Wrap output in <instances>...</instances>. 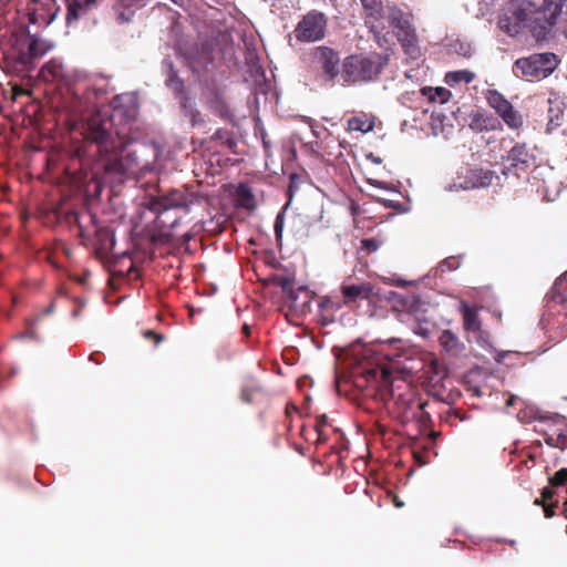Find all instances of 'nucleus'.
Returning a JSON list of instances; mask_svg holds the SVG:
<instances>
[{
    "label": "nucleus",
    "instance_id": "e433bc0d",
    "mask_svg": "<svg viewBox=\"0 0 567 567\" xmlns=\"http://www.w3.org/2000/svg\"><path fill=\"white\" fill-rule=\"evenodd\" d=\"M239 196H240L241 204L245 207L251 208L254 206V205L250 204L251 202H254V195L251 194V192L247 187L241 186L239 188Z\"/></svg>",
    "mask_w": 567,
    "mask_h": 567
},
{
    "label": "nucleus",
    "instance_id": "ea45409f",
    "mask_svg": "<svg viewBox=\"0 0 567 567\" xmlns=\"http://www.w3.org/2000/svg\"><path fill=\"white\" fill-rule=\"evenodd\" d=\"M554 491L550 487L543 488L542 498H536L535 504L540 505L554 497Z\"/></svg>",
    "mask_w": 567,
    "mask_h": 567
},
{
    "label": "nucleus",
    "instance_id": "1a4fd4ad",
    "mask_svg": "<svg viewBox=\"0 0 567 567\" xmlns=\"http://www.w3.org/2000/svg\"><path fill=\"white\" fill-rule=\"evenodd\" d=\"M328 18L318 10L308 11L295 28V38L299 42H317L324 38Z\"/></svg>",
    "mask_w": 567,
    "mask_h": 567
},
{
    "label": "nucleus",
    "instance_id": "dca6fc26",
    "mask_svg": "<svg viewBox=\"0 0 567 567\" xmlns=\"http://www.w3.org/2000/svg\"><path fill=\"white\" fill-rule=\"evenodd\" d=\"M162 71L165 75V85L173 92L176 99L186 95L184 81L179 78L178 71L172 59L162 61Z\"/></svg>",
    "mask_w": 567,
    "mask_h": 567
},
{
    "label": "nucleus",
    "instance_id": "423d86ee",
    "mask_svg": "<svg viewBox=\"0 0 567 567\" xmlns=\"http://www.w3.org/2000/svg\"><path fill=\"white\" fill-rule=\"evenodd\" d=\"M389 56L378 52L352 54L342 63L341 76L346 83H365L379 78L388 65Z\"/></svg>",
    "mask_w": 567,
    "mask_h": 567
},
{
    "label": "nucleus",
    "instance_id": "5fc2aeb1",
    "mask_svg": "<svg viewBox=\"0 0 567 567\" xmlns=\"http://www.w3.org/2000/svg\"><path fill=\"white\" fill-rule=\"evenodd\" d=\"M118 19H121L122 21H128V20H130V17H125V13H124V12H120V14H118Z\"/></svg>",
    "mask_w": 567,
    "mask_h": 567
},
{
    "label": "nucleus",
    "instance_id": "412c9836",
    "mask_svg": "<svg viewBox=\"0 0 567 567\" xmlns=\"http://www.w3.org/2000/svg\"><path fill=\"white\" fill-rule=\"evenodd\" d=\"M494 173L489 169L475 168L470 171L465 188H481L492 185Z\"/></svg>",
    "mask_w": 567,
    "mask_h": 567
},
{
    "label": "nucleus",
    "instance_id": "c756f323",
    "mask_svg": "<svg viewBox=\"0 0 567 567\" xmlns=\"http://www.w3.org/2000/svg\"><path fill=\"white\" fill-rule=\"evenodd\" d=\"M348 131L368 133L373 130V122L362 116H353L347 122Z\"/></svg>",
    "mask_w": 567,
    "mask_h": 567
},
{
    "label": "nucleus",
    "instance_id": "a211bd4d",
    "mask_svg": "<svg viewBox=\"0 0 567 567\" xmlns=\"http://www.w3.org/2000/svg\"><path fill=\"white\" fill-rule=\"evenodd\" d=\"M346 303L343 299L337 296H326L319 302V310L323 324H329L334 321L336 313L340 311Z\"/></svg>",
    "mask_w": 567,
    "mask_h": 567
},
{
    "label": "nucleus",
    "instance_id": "473e14b6",
    "mask_svg": "<svg viewBox=\"0 0 567 567\" xmlns=\"http://www.w3.org/2000/svg\"><path fill=\"white\" fill-rule=\"evenodd\" d=\"M427 402L422 401V403L416 408V410L413 412L415 413V416H413L412 421H415L420 424L421 427H427L431 423V415L425 410L427 406Z\"/></svg>",
    "mask_w": 567,
    "mask_h": 567
},
{
    "label": "nucleus",
    "instance_id": "3c124183",
    "mask_svg": "<svg viewBox=\"0 0 567 567\" xmlns=\"http://www.w3.org/2000/svg\"><path fill=\"white\" fill-rule=\"evenodd\" d=\"M32 338V330L31 328H28V330L19 336V338Z\"/></svg>",
    "mask_w": 567,
    "mask_h": 567
},
{
    "label": "nucleus",
    "instance_id": "9d476101",
    "mask_svg": "<svg viewBox=\"0 0 567 567\" xmlns=\"http://www.w3.org/2000/svg\"><path fill=\"white\" fill-rule=\"evenodd\" d=\"M485 99L489 107H492L504 123L513 130L523 126L524 120L522 114L514 109L512 103L497 90L488 89L485 92Z\"/></svg>",
    "mask_w": 567,
    "mask_h": 567
},
{
    "label": "nucleus",
    "instance_id": "bb28decb",
    "mask_svg": "<svg viewBox=\"0 0 567 567\" xmlns=\"http://www.w3.org/2000/svg\"><path fill=\"white\" fill-rule=\"evenodd\" d=\"M421 93L426 96L431 102H440V103H446L451 96L452 93L445 87H431V86H424L421 89Z\"/></svg>",
    "mask_w": 567,
    "mask_h": 567
},
{
    "label": "nucleus",
    "instance_id": "09e8293b",
    "mask_svg": "<svg viewBox=\"0 0 567 567\" xmlns=\"http://www.w3.org/2000/svg\"><path fill=\"white\" fill-rule=\"evenodd\" d=\"M49 47H45V48H42V44L40 42V40L38 39V47H37V50H38V58L44 53H47L49 51Z\"/></svg>",
    "mask_w": 567,
    "mask_h": 567
},
{
    "label": "nucleus",
    "instance_id": "4d7b16f0",
    "mask_svg": "<svg viewBox=\"0 0 567 567\" xmlns=\"http://www.w3.org/2000/svg\"><path fill=\"white\" fill-rule=\"evenodd\" d=\"M90 360H91V361H95L97 364H100V362H99V361H96V358H94V354H91V355H90Z\"/></svg>",
    "mask_w": 567,
    "mask_h": 567
},
{
    "label": "nucleus",
    "instance_id": "39448f33",
    "mask_svg": "<svg viewBox=\"0 0 567 567\" xmlns=\"http://www.w3.org/2000/svg\"><path fill=\"white\" fill-rule=\"evenodd\" d=\"M353 383L361 389L375 385L383 399L386 395L394 401L396 412L404 423L411 422L415 416L413 412L422 403L409 384L403 381L399 385L392 383L389 365L378 355H364L355 369Z\"/></svg>",
    "mask_w": 567,
    "mask_h": 567
},
{
    "label": "nucleus",
    "instance_id": "13d9d810",
    "mask_svg": "<svg viewBox=\"0 0 567 567\" xmlns=\"http://www.w3.org/2000/svg\"><path fill=\"white\" fill-rule=\"evenodd\" d=\"M514 402V398L512 396L508 401H507V405H512Z\"/></svg>",
    "mask_w": 567,
    "mask_h": 567
},
{
    "label": "nucleus",
    "instance_id": "6ab92c4d",
    "mask_svg": "<svg viewBox=\"0 0 567 567\" xmlns=\"http://www.w3.org/2000/svg\"><path fill=\"white\" fill-rule=\"evenodd\" d=\"M63 75L64 72L62 63L56 59H52L41 68L40 72H38V81L59 84L62 82Z\"/></svg>",
    "mask_w": 567,
    "mask_h": 567
},
{
    "label": "nucleus",
    "instance_id": "f03ea898",
    "mask_svg": "<svg viewBox=\"0 0 567 567\" xmlns=\"http://www.w3.org/2000/svg\"><path fill=\"white\" fill-rule=\"evenodd\" d=\"M35 59V35L28 34L22 41L17 40L12 52L6 58L4 71L13 76L9 82L12 89V101L20 105L16 122L27 134L20 159V179L32 182V157L35 151L33 132L35 124V100L33 99V75Z\"/></svg>",
    "mask_w": 567,
    "mask_h": 567
},
{
    "label": "nucleus",
    "instance_id": "58836bf2",
    "mask_svg": "<svg viewBox=\"0 0 567 567\" xmlns=\"http://www.w3.org/2000/svg\"><path fill=\"white\" fill-rule=\"evenodd\" d=\"M256 393L255 388L246 386L241 390L240 398L245 403H251Z\"/></svg>",
    "mask_w": 567,
    "mask_h": 567
},
{
    "label": "nucleus",
    "instance_id": "c03bdc74",
    "mask_svg": "<svg viewBox=\"0 0 567 567\" xmlns=\"http://www.w3.org/2000/svg\"><path fill=\"white\" fill-rule=\"evenodd\" d=\"M544 507L545 517L551 518L555 515L556 504H542Z\"/></svg>",
    "mask_w": 567,
    "mask_h": 567
},
{
    "label": "nucleus",
    "instance_id": "20e7f679",
    "mask_svg": "<svg viewBox=\"0 0 567 567\" xmlns=\"http://www.w3.org/2000/svg\"><path fill=\"white\" fill-rule=\"evenodd\" d=\"M566 0H511L498 17V28L511 37L528 29L537 40L546 39Z\"/></svg>",
    "mask_w": 567,
    "mask_h": 567
},
{
    "label": "nucleus",
    "instance_id": "49530a36",
    "mask_svg": "<svg viewBox=\"0 0 567 567\" xmlns=\"http://www.w3.org/2000/svg\"><path fill=\"white\" fill-rule=\"evenodd\" d=\"M275 233H276L277 237L281 236V233H282V220H281V216L280 215L277 216L276 221H275Z\"/></svg>",
    "mask_w": 567,
    "mask_h": 567
},
{
    "label": "nucleus",
    "instance_id": "c9c22d12",
    "mask_svg": "<svg viewBox=\"0 0 567 567\" xmlns=\"http://www.w3.org/2000/svg\"><path fill=\"white\" fill-rule=\"evenodd\" d=\"M365 9L371 10V16L375 14V18L381 16V2L379 0H361Z\"/></svg>",
    "mask_w": 567,
    "mask_h": 567
},
{
    "label": "nucleus",
    "instance_id": "a878e982",
    "mask_svg": "<svg viewBox=\"0 0 567 567\" xmlns=\"http://www.w3.org/2000/svg\"><path fill=\"white\" fill-rule=\"evenodd\" d=\"M96 0H72L68 7L66 21L78 20L81 11H87Z\"/></svg>",
    "mask_w": 567,
    "mask_h": 567
},
{
    "label": "nucleus",
    "instance_id": "393cba45",
    "mask_svg": "<svg viewBox=\"0 0 567 567\" xmlns=\"http://www.w3.org/2000/svg\"><path fill=\"white\" fill-rule=\"evenodd\" d=\"M181 107L184 112V115L189 118L190 125L197 126L203 125L205 123L200 112L196 109L195 104L190 102L187 95L179 97Z\"/></svg>",
    "mask_w": 567,
    "mask_h": 567
},
{
    "label": "nucleus",
    "instance_id": "b1692460",
    "mask_svg": "<svg viewBox=\"0 0 567 567\" xmlns=\"http://www.w3.org/2000/svg\"><path fill=\"white\" fill-rule=\"evenodd\" d=\"M548 128L560 126L564 117V104L558 97L548 99Z\"/></svg>",
    "mask_w": 567,
    "mask_h": 567
},
{
    "label": "nucleus",
    "instance_id": "72a5a7b5",
    "mask_svg": "<svg viewBox=\"0 0 567 567\" xmlns=\"http://www.w3.org/2000/svg\"><path fill=\"white\" fill-rule=\"evenodd\" d=\"M549 484L554 487L564 486L567 484V468H560L550 478Z\"/></svg>",
    "mask_w": 567,
    "mask_h": 567
},
{
    "label": "nucleus",
    "instance_id": "0eeeda50",
    "mask_svg": "<svg viewBox=\"0 0 567 567\" xmlns=\"http://www.w3.org/2000/svg\"><path fill=\"white\" fill-rule=\"evenodd\" d=\"M560 60L555 53H533L517 59L513 64L515 76L528 82H538L555 72Z\"/></svg>",
    "mask_w": 567,
    "mask_h": 567
},
{
    "label": "nucleus",
    "instance_id": "8fccbe9b",
    "mask_svg": "<svg viewBox=\"0 0 567 567\" xmlns=\"http://www.w3.org/2000/svg\"><path fill=\"white\" fill-rule=\"evenodd\" d=\"M298 408L293 404H288L286 406V413L289 414L290 412H297Z\"/></svg>",
    "mask_w": 567,
    "mask_h": 567
},
{
    "label": "nucleus",
    "instance_id": "f257e3e1",
    "mask_svg": "<svg viewBox=\"0 0 567 567\" xmlns=\"http://www.w3.org/2000/svg\"><path fill=\"white\" fill-rule=\"evenodd\" d=\"M65 109L70 120L73 121L72 128H75L78 120L81 118V134L90 145L96 147L100 165L106 174L123 177L141 171L140 158L136 151L132 148L133 141L125 132L114 130L115 118L124 116L118 105L114 106L111 116L95 111L85 120L82 114V102L78 97H74V104Z\"/></svg>",
    "mask_w": 567,
    "mask_h": 567
},
{
    "label": "nucleus",
    "instance_id": "4c0bfd02",
    "mask_svg": "<svg viewBox=\"0 0 567 567\" xmlns=\"http://www.w3.org/2000/svg\"><path fill=\"white\" fill-rule=\"evenodd\" d=\"M458 266H460V261L457 258L449 257L440 264L439 268L441 269V271H452V270L457 269Z\"/></svg>",
    "mask_w": 567,
    "mask_h": 567
},
{
    "label": "nucleus",
    "instance_id": "de8ad7c7",
    "mask_svg": "<svg viewBox=\"0 0 567 567\" xmlns=\"http://www.w3.org/2000/svg\"><path fill=\"white\" fill-rule=\"evenodd\" d=\"M317 434H318V437L316 440V444H323L327 442L328 437L326 435V433L323 432V430H316Z\"/></svg>",
    "mask_w": 567,
    "mask_h": 567
},
{
    "label": "nucleus",
    "instance_id": "864d4df0",
    "mask_svg": "<svg viewBox=\"0 0 567 567\" xmlns=\"http://www.w3.org/2000/svg\"><path fill=\"white\" fill-rule=\"evenodd\" d=\"M241 330H243V333L245 336H249L250 334V327L248 324H244Z\"/></svg>",
    "mask_w": 567,
    "mask_h": 567
},
{
    "label": "nucleus",
    "instance_id": "f8f14e48",
    "mask_svg": "<svg viewBox=\"0 0 567 567\" xmlns=\"http://www.w3.org/2000/svg\"><path fill=\"white\" fill-rule=\"evenodd\" d=\"M312 56L313 61L322 70L324 79L330 83H334V80L340 74L339 53L329 47L320 45L315 48Z\"/></svg>",
    "mask_w": 567,
    "mask_h": 567
},
{
    "label": "nucleus",
    "instance_id": "37998d69",
    "mask_svg": "<svg viewBox=\"0 0 567 567\" xmlns=\"http://www.w3.org/2000/svg\"><path fill=\"white\" fill-rule=\"evenodd\" d=\"M84 219H89L93 224L95 223V217L93 215H91L90 213H84V214L76 216V223H78V226L81 229V231H83L82 221Z\"/></svg>",
    "mask_w": 567,
    "mask_h": 567
},
{
    "label": "nucleus",
    "instance_id": "6e6552de",
    "mask_svg": "<svg viewBox=\"0 0 567 567\" xmlns=\"http://www.w3.org/2000/svg\"><path fill=\"white\" fill-rule=\"evenodd\" d=\"M96 235V257L107 267L112 276L125 277L126 274L122 269H117V265L124 260L130 259L127 252L115 254L113 252L115 246L114 233L107 227L95 228Z\"/></svg>",
    "mask_w": 567,
    "mask_h": 567
},
{
    "label": "nucleus",
    "instance_id": "4be33fe9",
    "mask_svg": "<svg viewBox=\"0 0 567 567\" xmlns=\"http://www.w3.org/2000/svg\"><path fill=\"white\" fill-rule=\"evenodd\" d=\"M33 216V212L29 206L23 205L19 212V219L21 224L20 231V240L21 245L24 246V249L31 250L33 248L31 230L28 227V224Z\"/></svg>",
    "mask_w": 567,
    "mask_h": 567
},
{
    "label": "nucleus",
    "instance_id": "6e6d98bb",
    "mask_svg": "<svg viewBox=\"0 0 567 567\" xmlns=\"http://www.w3.org/2000/svg\"><path fill=\"white\" fill-rule=\"evenodd\" d=\"M262 144H264V147H265V148H269V146H270L269 142H268V141H266V138H265V137H262Z\"/></svg>",
    "mask_w": 567,
    "mask_h": 567
},
{
    "label": "nucleus",
    "instance_id": "f704fd0d",
    "mask_svg": "<svg viewBox=\"0 0 567 567\" xmlns=\"http://www.w3.org/2000/svg\"><path fill=\"white\" fill-rule=\"evenodd\" d=\"M381 243L375 238H364L361 240V249L371 254L379 249Z\"/></svg>",
    "mask_w": 567,
    "mask_h": 567
},
{
    "label": "nucleus",
    "instance_id": "603ef678",
    "mask_svg": "<svg viewBox=\"0 0 567 567\" xmlns=\"http://www.w3.org/2000/svg\"><path fill=\"white\" fill-rule=\"evenodd\" d=\"M53 311V302H51L44 310H43V315L44 316H48L50 315L51 312Z\"/></svg>",
    "mask_w": 567,
    "mask_h": 567
},
{
    "label": "nucleus",
    "instance_id": "cd10ccee",
    "mask_svg": "<svg viewBox=\"0 0 567 567\" xmlns=\"http://www.w3.org/2000/svg\"><path fill=\"white\" fill-rule=\"evenodd\" d=\"M212 141H218L225 145L231 153L237 154V141L234 138L233 132L218 128L213 135Z\"/></svg>",
    "mask_w": 567,
    "mask_h": 567
},
{
    "label": "nucleus",
    "instance_id": "c85d7f7f",
    "mask_svg": "<svg viewBox=\"0 0 567 567\" xmlns=\"http://www.w3.org/2000/svg\"><path fill=\"white\" fill-rule=\"evenodd\" d=\"M475 79V73L470 70H458L449 72L445 75V83L449 85H455L461 82L471 83Z\"/></svg>",
    "mask_w": 567,
    "mask_h": 567
},
{
    "label": "nucleus",
    "instance_id": "f3484780",
    "mask_svg": "<svg viewBox=\"0 0 567 567\" xmlns=\"http://www.w3.org/2000/svg\"><path fill=\"white\" fill-rule=\"evenodd\" d=\"M205 103L207 109L210 112H213L216 116L220 117L224 121H233L234 114L224 94L219 90H212L206 96Z\"/></svg>",
    "mask_w": 567,
    "mask_h": 567
},
{
    "label": "nucleus",
    "instance_id": "9b49d317",
    "mask_svg": "<svg viewBox=\"0 0 567 567\" xmlns=\"http://www.w3.org/2000/svg\"><path fill=\"white\" fill-rule=\"evenodd\" d=\"M268 282L281 289L286 299L291 303L293 309L303 311L309 305L310 297L307 288H296V280L293 276L275 274L268 278Z\"/></svg>",
    "mask_w": 567,
    "mask_h": 567
},
{
    "label": "nucleus",
    "instance_id": "a19ab883",
    "mask_svg": "<svg viewBox=\"0 0 567 567\" xmlns=\"http://www.w3.org/2000/svg\"><path fill=\"white\" fill-rule=\"evenodd\" d=\"M144 337L148 340H154L155 344H158L159 342H162L164 340V336L161 334V333H157L153 330H146L144 331Z\"/></svg>",
    "mask_w": 567,
    "mask_h": 567
},
{
    "label": "nucleus",
    "instance_id": "a18cd8bd",
    "mask_svg": "<svg viewBox=\"0 0 567 567\" xmlns=\"http://www.w3.org/2000/svg\"><path fill=\"white\" fill-rule=\"evenodd\" d=\"M328 424V416L326 414H322L317 417L315 430H323V426Z\"/></svg>",
    "mask_w": 567,
    "mask_h": 567
},
{
    "label": "nucleus",
    "instance_id": "ddd939ff",
    "mask_svg": "<svg viewBox=\"0 0 567 567\" xmlns=\"http://www.w3.org/2000/svg\"><path fill=\"white\" fill-rule=\"evenodd\" d=\"M340 292L346 307H352L358 301L371 300L374 296V286L369 281L355 284L348 278L341 284Z\"/></svg>",
    "mask_w": 567,
    "mask_h": 567
},
{
    "label": "nucleus",
    "instance_id": "79ce46f5",
    "mask_svg": "<svg viewBox=\"0 0 567 567\" xmlns=\"http://www.w3.org/2000/svg\"><path fill=\"white\" fill-rule=\"evenodd\" d=\"M28 3V18L29 22L35 23V0H25Z\"/></svg>",
    "mask_w": 567,
    "mask_h": 567
},
{
    "label": "nucleus",
    "instance_id": "2eb2a0df",
    "mask_svg": "<svg viewBox=\"0 0 567 567\" xmlns=\"http://www.w3.org/2000/svg\"><path fill=\"white\" fill-rule=\"evenodd\" d=\"M214 47L215 43L213 40H206L187 52L186 59L188 61L189 68L194 72H200L202 70L206 71L213 63Z\"/></svg>",
    "mask_w": 567,
    "mask_h": 567
},
{
    "label": "nucleus",
    "instance_id": "5701e85b",
    "mask_svg": "<svg viewBox=\"0 0 567 567\" xmlns=\"http://www.w3.org/2000/svg\"><path fill=\"white\" fill-rule=\"evenodd\" d=\"M461 313L463 317V327L466 331L477 332L481 330V320L477 310L467 302H461Z\"/></svg>",
    "mask_w": 567,
    "mask_h": 567
},
{
    "label": "nucleus",
    "instance_id": "7ed1b4c3",
    "mask_svg": "<svg viewBox=\"0 0 567 567\" xmlns=\"http://www.w3.org/2000/svg\"><path fill=\"white\" fill-rule=\"evenodd\" d=\"M202 202L203 196L184 189H171L150 197L146 207L155 214L153 224L147 228L150 240L154 245H166L179 237L178 228L190 221L186 218L192 207Z\"/></svg>",
    "mask_w": 567,
    "mask_h": 567
},
{
    "label": "nucleus",
    "instance_id": "4468645a",
    "mask_svg": "<svg viewBox=\"0 0 567 567\" xmlns=\"http://www.w3.org/2000/svg\"><path fill=\"white\" fill-rule=\"evenodd\" d=\"M507 165L505 166L504 174L506 171L520 169L527 171L535 163V155L526 143L515 144L504 158Z\"/></svg>",
    "mask_w": 567,
    "mask_h": 567
},
{
    "label": "nucleus",
    "instance_id": "2f4dec72",
    "mask_svg": "<svg viewBox=\"0 0 567 567\" xmlns=\"http://www.w3.org/2000/svg\"><path fill=\"white\" fill-rule=\"evenodd\" d=\"M384 17L389 21L390 25L395 29L398 25L403 23L406 19L403 17V12L396 6H389L384 12Z\"/></svg>",
    "mask_w": 567,
    "mask_h": 567
},
{
    "label": "nucleus",
    "instance_id": "7c9ffc66",
    "mask_svg": "<svg viewBox=\"0 0 567 567\" xmlns=\"http://www.w3.org/2000/svg\"><path fill=\"white\" fill-rule=\"evenodd\" d=\"M439 342L446 351H456L460 346L457 337L451 330H444L439 338Z\"/></svg>",
    "mask_w": 567,
    "mask_h": 567
},
{
    "label": "nucleus",
    "instance_id": "052dcab7",
    "mask_svg": "<svg viewBox=\"0 0 567 567\" xmlns=\"http://www.w3.org/2000/svg\"><path fill=\"white\" fill-rule=\"evenodd\" d=\"M132 269H133V262H132V260L130 259L128 270H132Z\"/></svg>",
    "mask_w": 567,
    "mask_h": 567
},
{
    "label": "nucleus",
    "instance_id": "aec40b11",
    "mask_svg": "<svg viewBox=\"0 0 567 567\" xmlns=\"http://www.w3.org/2000/svg\"><path fill=\"white\" fill-rule=\"evenodd\" d=\"M395 34L405 50L406 53L413 54V52L416 50V37L414 33V29L410 24L408 20H405L403 23L398 25L395 29Z\"/></svg>",
    "mask_w": 567,
    "mask_h": 567
},
{
    "label": "nucleus",
    "instance_id": "bf43d9fd",
    "mask_svg": "<svg viewBox=\"0 0 567 567\" xmlns=\"http://www.w3.org/2000/svg\"><path fill=\"white\" fill-rule=\"evenodd\" d=\"M403 504L400 501L395 502V506L401 507Z\"/></svg>",
    "mask_w": 567,
    "mask_h": 567
}]
</instances>
